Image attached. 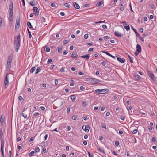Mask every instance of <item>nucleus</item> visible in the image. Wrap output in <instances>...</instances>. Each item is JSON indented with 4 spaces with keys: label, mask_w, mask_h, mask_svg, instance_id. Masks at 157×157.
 <instances>
[{
    "label": "nucleus",
    "mask_w": 157,
    "mask_h": 157,
    "mask_svg": "<svg viewBox=\"0 0 157 157\" xmlns=\"http://www.w3.org/2000/svg\"><path fill=\"white\" fill-rule=\"evenodd\" d=\"M101 64L103 65V66H105L106 64V63H105V61H103L101 63Z\"/></svg>",
    "instance_id": "nucleus-58"
},
{
    "label": "nucleus",
    "mask_w": 157,
    "mask_h": 157,
    "mask_svg": "<svg viewBox=\"0 0 157 157\" xmlns=\"http://www.w3.org/2000/svg\"><path fill=\"white\" fill-rule=\"evenodd\" d=\"M101 126L102 128H105V129H106V126L105 124H101Z\"/></svg>",
    "instance_id": "nucleus-47"
},
{
    "label": "nucleus",
    "mask_w": 157,
    "mask_h": 157,
    "mask_svg": "<svg viewBox=\"0 0 157 157\" xmlns=\"http://www.w3.org/2000/svg\"><path fill=\"white\" fill-rule=\"evenodd\" d=\"M33 12L35 13H34L35 15L37 16L39 13L38 8L36 7H34L33 8Z\"/></svg>",
    "instance_id": "nucleus-7"
},
{
    "label": "nucleus",
    "mask_w": 157,
    "mask_h": 157,
    "mask_svg": "<svg viewBox=\"0 0 157 157\" xmlns=\"http://www.w3.org/2000/svg\"><path fill=\"white\" fill-rule=\"evenodd\" d=\"M132 29L133 30V31L135 32V34L136 36H139V34L137 32L136 30L134 28L133 26H132Z\"/></svg>",
    "instance_id": "nucleus-20"
},
{
    "label": "nucleus",
    "mask_w": 157,
    "mask_h": 157,
    "mask_svg": "<svg viewBox=\"0 0 157 157\" xmlns=\"http://www.w3.org/2000/svg\"><path fill=\"white\" fill-rule=\"evenodd\" d=\"M147 73L149 76L151 78L153 81H155L156 79V78L154 76V74L152 72L148 70L147 71Z\"/></svg>",
    "instance_id": "nucleus-6"
},
{
    "label": "nucleus",
    "mask_w": 157,
    "mask_h": 157,
    "mask_svg": "<svg viewBox=\"0 0 157 157\" xmlns=\"http://www.w3.org/2000/svg\"><path fill=\"white\" fill-rule=\"evenodd\" d=\"M102 27L104 29H107V26L106 25H103L102 26Z\"/></svg>",
    "instance_id": "nucleus-50"
},
{
    "label": "nucleus",
    "mask_w": 157,
    "mask_h": 157,
    "mask_svg": "<svg viewBox=\"0 0 157 157\" xmlns=\"http://www.w3.org/2000/svg\"><path fill=\"white\" fill-rule=\"evenodd\" d=\"M41 19L42 22H45L46 21V19L44 17H42Z\"/></svg>",
    "instance_id": "nucleus-48"
},
{
    "label": "nucleus",
    "mask_w": 157,
    "mask_h": 157,
    "mask_svg": "<svg viewBox=\"0 0 157 157\" xmlns=\"http://www.w3.org/2000/svg\"><path fill=\"white\" fill-rule=\"evenodd\" d=\"M44 51L47 52H49L50 51V48L47 46L45 47L44 48Z\"/></svg>",
    "instance_id": "nucleus-26"
},
{
    "label": "nucleus",
    "mask_w": 157,
    "mask_h": 157,
    "mask_svg": "<svg viewBox=\"0 0 157 157\" xmlns=\"http://www.w3.org/2000/svg\"><path fill=\"white\" fill-rule=\"evenodd\" d=\"M132 108L131 106L128 107V114L129 115H132V112H131V113H130V112L129 111V110H131Z\"/></svg>",
    "instance_id": "nucleus-35"
},
{
    "label": "nucleus",
    "mask_w": 157,
    "mask_h": 157,
    "mask_svg": "<svg viewBox=\"0 0 157 157\" xmlns=\"http://www.w3.org/2000/svg\"><path fill=\"white\" fill-rule=\"evenodd\" d=\"M20 34L18 35L17 39V40H14L15 45V50L16 52H17L19 48L20 45Z\"/></svg>",
    "instance_id": "nucleus-1"
},
{
    "label": "nucleus",
    "mask_w": 157,
    "mask_h": 157,
    "mask_svg": "<svg viewBox=\"0 0 157 157\" xmlns=\"http://www.w3.org/2000/svg\"><path fill=\"white\" fill-rule=\"evenodd\" d=\"M18 99L20 101H21L23 100V98L21 96H19Z\"/></svg>",
    "instance_id": "nucleus-54"
},
{
    "label": "nucleus",
    "mask_w": 157,
    "mask_h": 157,
    "mask_svg": "<svg viewBox=\"0 0 157 157\" xmlns=\"http://www.w3.org/2000/svg\"><path fill=\"white\" fill-rule=\"evenodd\" d=\"M115 144L116 146H117L119 145V142L118 141H116L115 142Z\"/></svg>",
    "instance_id": "nucleus-55"
},
{
    "label": "nucleus",
    "mask_w": 157,
    "mask_h": 157,
    "mask_svg": "<svg viewBox=\"0 0 157 157\" xmlns=\"http://www.w3.org/2000/svg\"><path fill=\"white\" fill-rule=\"evenodd\" d=\"M2 19L1 17H0V26H1L2 24Z\"/></svg>",
    "instance_id": "nucleus-52"
},
{
    "label": "nucleus",
    "mask_w": 157,
    "mask_h": 157,
    "mask_svg": "<svg viewBox=\"0 0 157 157\" xmlns=\"http://www.w3.org/2000/svg\"><path fill=\"white\" fill-rule=\"evenodd\" d=\"M102 53H105V54H106V55L109 56H110L111 57L113 58H115V57L113 55H111L109 53L106 52V51H102Z\"/></svg>",
    "instance_id": "nucleus-15"
},
{
    "label": "nucleus",
    "mask_w": 157,
    "mask_h": 157,
    "mask_svg": "<svg viewBox=\"0 0 157 157\" xmlns=\"http://www.w3.org/2000/svg\"><path fill=\"white\" fill-rule=\"evenodd\" d=\"M27 25L29 28H33V26L31 25V23L30 22H27Z\"/></svg>",
    "instance_id": "nucleus-34"
},
{
    "label": "nucleus",
    "mask_w": 157,
    "mask_h": 157,
    "mask_svg": "<svg viewBox=\"0 0 157 157\" xmlns=\"http://www.w3.org/2000/svg\"><path fill=\"white\" fill-rule=\"evenodd\" d=\"M62 49V46H59L58 47V53H59Z\"/></svg>",
    "instance_id": "nucleus-27"
},
{
    "label": "nucleus",
    "mask_w": 157,
    "mask_h": 157,
    "mask_svg": "<svg viewBox=\"0 0 157 157\" xmlns=\"http://www.w3.org/2000/svg\"><path fill=\"white\" fill-rule=\"evenodd\" d=\"M117 60L121 63H123L124 62V59L123 58H120L119 57H117Z\"/></svg>",
    "instance_id": "nucleus-18"
},
{
    "label": "nucleus",
    "mask_w": 157,
    "mask_h": 157,
    "mask_svg": "<svg viewBox=\"0 0 157 157\" xmlns=\"http://www.w3.org/2000/svg\"><path fill=\"white\" fill-rule=\"evenodd\" d=\"M70 98L72 101H73L75 100L76 97L74 95H72L70 96Z\"/></svg>",
    "instance_id": "nucleus-32"
},
{
    "label": "nucleus",
    "mask_w": 157,
    "mask_h": 157,
    "mask_svg": "<svg viewBox=\"0 0 157 157\" xmlns=\"http://www.w3.org/2000/svg\"><path fill=\"white\" fill-rule=\"evenodd\" d=\"M128 57L129 58V59H130V62H131V63H133V58H132V57H131L129 55H128Z\"/></svg>",
    "instance_id": "nucleus-38"
},
{
    "label": "nucleus",
    "mask_w": 157,
    "mask_h": 157,
    "mask_svg": "<svg viewBox=\"0 0 157 157\" xmlns=\"http://www.w3.org/2000/svg\"><path fill=\"white\" fill-rule=\"evenodd\" d=\"M20 24H18L17 23H16L15 24V29L16 30H17V29H18L20 26Z\"/></svg>",
    "instance_id": "nucleus-31"
},
{
    "label": "nucleus",
    "mask_w": 157,
    "mask_h": 157,
    "mask_svg": "<svg viewBox=\"0 0 157 157\" xmlns=\"http://www.w3.org/2000/svg\"><path fill=\"white\" fill-rule=\"evenodd\" d=\"M60 14L61 15V16H63L65 15V14L63 12H61L60 13Z\"/></svg>",
    "instance_id": "nucleus-64"
},
{
    "label": "nucleus",
    "mask_w": 157,
    "mask_h": 157,
    "mask_svg": "<svg viewBox=\"0 0 157 157\" xmlns=\"http://www.w3.org/2000/svg\"><path fill=\"white\" fill-rule=\"evenodd\" d=\"M35 151L38 153L40 151V149L38 147H36L35 148Z\"/></svg>",
    "instance_id": "nucleus-42"
},
{
    "label": "nucleus",
    "mask_w": 157,
    "mask_h": 157,
    "mask_svg": "<svg viewBox=\"0 0 157 157\" xmlns=\"http://www.w3.org/2000/svg\"><path fill=\"white\" fill-rule=\"evenodd\" d=\"M73 6H74V7L77 9H78L80 8V6L79 5L76 3V2H73Z\"/></svg>",
    "instance_id": "nucleus-17"
},
{
    "label": "nucleus",
    "mask_w": 157,
    "mask_h": 157,
    "mask_svg": "<svg viewBox=\"0 0 157 157\" xmlns=\"http://www.w3.org/2000/svg\"><path fill=\"white\" fill-rule=\"evenodd\" d=\"M102 4V2L100 1L98 2L97 3V5L98 7H100L101 6Z\"/></svg>",
    "instance_id": "nucleus-39"
},
{
    "label": "nucleus",
    "mask_w": 157,
    "mask_h": 157,
    "mask_svg": "<svg viewBox=\"0 0 157 157\" xmlns=\"http://www.w3.org/2000/svg\"><path fill=\"white\" fill-rule=\"evenodd\" d=\"M67 53H68V52L66 50H65L64 51V52H63V55H66V54H67Z\"/></svg>",
    "instance_id": "nucleus-59"
},
{
    "label": "nucleus",
    "mask_w": 157,
    "mask_h": 157,
    "mask_svg": "<svg viewBox=\"0 0 157 157\" xmlns=\"http://www.w3.org/2000/svg\"><path fill=\"white\" fill-rule=\"evenodd\" d=\"M13 56L11 54H10L8 57V61L7 63L6 68L7 70H9L11 67Z\"/></svg>",
    "instance_id": "nucleus-2"
},
{
    "label": "nucleus",
    "mask_w": 157,
    "mask_h": 157,
    "mask_svg": "<svg viewBox=\"0 0 157 157\" xmlns=\"http://www.w3.org/2000/svg\"><path fill=\"white\" fill-rule=\"evenodd\" d=\"M2 117H3V115H2L0 119L1 123L2 124H3L4 122V118H3Z\"/></svg>",
    "instance_id": "nucleus-30"
},
{
    "label": "nucleus",
    "mask_w": 157,
    "mask_h": 157,
    "mask_svg": "<svg viewBox=\"0 0 157 157\" xmlns=\"http://www.w3.org/2000/svg\"><path fill=\"white\" fill-rule=\"evenodd\" d=\"M13 14H9V21L10 22H11L13 20Z\"/></svg>",
    "instance_id": "nucleus-21"
},
{
    "label": "nucleus",
    "mask_w": 157,
    "mask_h": 157,
    "mask_svg": "<svg viewBox=\"0 0 157 157\" xmlns=\"http://www.w3.org/2000/svg\"><path fill=\"white\" fill-rule=\"evenodd\" d=\"M1 153H2V157H4V150H1Z\"/></svg>",
    "instance_id": "nucleus-57"
},
{
    "label": "nucleus",
    "mask_w": 157,
    "mask_h": 157,
    "mask_svg": "<svg viewBox=\"0 0 157 157\" xmlns=\"http://www.w3.org/2000/svg\"><path fill=\"white\" fill-rule=\"evenodd\" d=\"M69 41L68 40H66L63 41V44L64 45H65L66 44H67V43H68Z\"/></svg>",
    "instance_id": "nucleus-41"
},
{
    "label": "nucleus",
    "mask_w": 157,
    "mask_h": 157,
    "mask_svg": "<svg viewBox=\"0 0 157 157\" xmlns=\"http://www.w3.org/2000/svg\"><path fill=\"white\" fill-rule=\"evenodd\" d=\"M35 152L34 151H32L29 154V155L30 156H32L34 154Z\"/></svg>",
    "instance_id": "nucleus-44"
},
{
    "label": "nucleus",
    "mask_w": 157,
    "mask_h": 157,
    "mask_svg": "<svg viewBox=\"0 0 157 157\" xmlns=\"http://www.w3.org/2000/svg\"><path fill=\"white\" fill-rule=\"evenodd\" d=\"M4 84L5 85V88H7V86H8L9 84L8 81H4Z\"/></svg>",
    "instance_id": "nucleus-25"
},
{
    "label": "nucleus",
    "mask_w": 157,
    "mask_h": 157,
    "mask_svg": "<svg viewBox=\"0 0 157 157\" xmlns=\"http://www.w3.org/2000/svg\"><path fill=\"white\" fill-rule=\"evenodd\" d=\"M84 37L85 39H86L88 37V35L87 34H85L84 35Z\"/></svg>",
    "instance_id": "nucleus-49"
},
{
    "label": "nucleus",
    "mask_w": 157,
    "mask_h": 157,
    "mask_svg": "<svg viewBox=\"0 0 157 157\" xmlns=\"http://www.w3.org/2000/svg\"><path fill=\"white\" fill-rule=\"evenodd\" d=\"M41 68L40 67H38L37 69L36 70V72L35 74H36L38 73L39 72H40L41 70Z\"/></svg>",
    "instance_id": "nucleus-28"
},
{
    "label": "nucleus",
    "mask_w": 157,
    "mask_h": 157,
    "mask_svg": "<svg viewBox=\"0 0 157 157\" xmlns=\"http://www.w3.org/2000/svg\"><path fill=\"white\" fill-rule=\"evenodd\" d=\"M72 119L73 120H75L77 118V116L76 115H74L72 116Z\"/></svg>",
    "instance_id": "nucleus-45"
},
{
    "label": "nucleus",
    "mask_w": 157,
    "mask_h": 157,
    "mask_svg": "<svg viewBox=\"0 0 157 157\" xmlns=\"http://www.w3.org/2000/svg\"><path fill=\"white\" fill-rule=\"evenodd\" d=\"M70 107H68L67 109V114H68L70 112Z\"/></svg>",
    "instance_id": "nucleus-43"
},
{
    "label": "nucleus",
    "mask_w": 157,
    "mask_h": 157,
    "mask_svg": "<svg viewBox=\"0 0 157 157\" xmlns=\"http://www.w3.org/2000/svg\"><path fill=\"white\" fill-rule=\"evenodd\" d=\"M20 18L19 17H17L16 23H17L20 24Z\"/></svg>",
    "instance_id": "nucleus-24"
},
{
    "label": "nucleus",
    "mask_w": 157,
    "mask_h": 157,
    "mask_svg": "<svg viewBox=\"0 0 157 157\" xmlns=\"http://www.w3.org/2000/svg\"><path fill=\"white\" fill-rule=\"evenodd\" d=\"M114 34L117 36L118 37H120L122 36L120 32L118 31H115L114 33Z\"/></svg>",
    "instance_id": "nucleus-11"
},
{
    "label": "nucleus",
    "mask_w": 157,
    "mask_h": 157,
    "mask_svg": "<svg viewBox=\"0 0 157 157\" xmlns=\"http://www.w3.org/2000/svg\"><path fill=\"white\" fill-rule=\"evenodd\" d=\"M60 71H61V72H65V70H64V67H62V68L61 69H60Z\"/></svg>",
    "instance_id": "nucleus-62"
},
{
    "label": "nucleus",
    "mask_w": 157,
    "mask_h": 157,
    "mask_svg": "<svg viewBox=\"0 0 157 157\" xmlns=\"http://www.w3.org/2000/svg\"><path fill=\"white\" fill-rule=\"evenodd\" d=\"M133 76L135 78V79L137 80H139L141 78V77L139 75L135 74H133Z\"/></svg>",
    "instance_id": "nucleus-13"
},
{
    "label": "nucleus",
    "mask_w": 157,
    "mask_h": 157,
    "mask_svg": "<svg viewBox=\"0 0 157 157\" xmlns=\"http://www.w3.org/2000/svg\"><path fill=\"white\" fill-rule=\"evenodd\" d=\"M90 57V54H87L86 55L82 56H81V57L85 59V60H87Z\"/></svg>",
    "instance_id": "nucleus-10"
},
{
    "label": "nucleus",
    "mask_w": 157,
    "mask_h": 157,
    "mask_svg": "<svg viewBox=\"0 0 157 157\" xmlns=\"http://www.w3.org/2000/svg\"><path fill=\"white\" fill-rule=\"evenodd\" d=\"M43 151L44 153H46L47 152L46 149L45 148H44L43 149Z\"/></svg>",
    "instance_id": "nucleus-56"
},
{
    "label": "nucleus",
    "mask_w": 157,
    "mask_h": 157,
    "mask_svg": "<svg viewBox=\"0 0 157 157\" xmlns=\"http://www.w3.org/2000/svg\"><path fill=\"white\" fill-rule=\"evenodd\" d=\"M27 31L29 33V37L30 38H31L32 37V35L31 34V32L29 31V29L27 28Z\"/></svg>",
    "instance_id": "nucleus-36"
},
{
    "label": "nucleus",
    "mask_w": 157,
    "mask_h": 157,
    "mask_svg": "<svg viewBox=\"0 0 157 157\" xmlns=\"http://www.w3.org/2000/svg\"><path fill=\"white\" fill-rule=\"evenodd\" d=\"M28 111L24 110L22 112V113L21 114V116L23 117L25 119L27 117V114L28 113Z\"/></svg>",
    "instance_id": "nucleus-8"
},
{
    "label": "nucleus",
    "mask_w": 157,
    "mask_h": 157,
    "mask_svg": "<svg viewBox=\"0 0 157 157\" xmlns=\"http://www.w3.org/2000/svg\"><path fill=\"white\" fill-rule=\"evenodd\" d=\"M3 134L2 132V129L1 128H0V140L2 139V136Z\"/></svg>",
    "instance_id": "nucleus-22"
},
{
    "label": "nucleus",
    "mask_w": 157,
    "mask_h": 157,
    "mask_svg": "<svg viewBox=\"0 0 157 157\" xmlns=\"http://www.w3.org/2000/svg\"><path fill=\"white\" fill-rule=\"evenodd\" d=\"M97 149L99 152L104 153V150L103 149H101L99 147H98Z\"/></svg>",
    "instance_id": "nucleus-37"
},
{
    "label": "nucleus",
    "mask_w": 157,
    "mask_h": 157,
    "mask_svg": "<svg viewBox=\"0 0 157 157\" xmlns=\"http://www.w3.org/2000/svg\"><path fill=\"white\" fill-rule=\"evenodd\" d=\"M39 115V113H38V112L35 113L34 114V115L35 116H38Z\"/></svg>",
    "instance_id": "nucleus-63"
},
{
    "label": "nucleus",
    "mask_w": 157,
    "mask_h": 157,
    "mask_svg": "<svg viewBox=\"0 0 157 157\" xmlns=\"http://www.w3.org/2000/svg\"><path fill=\"white\" fill-rule=\"evenodd\" d=\"M83 144L84 145L86 146L87 145V143L86 141H84L83 142Z\"/></svg>",
    "instance_id": "nucleus-60"
},
{
    "label": "nucleus",
    "mask_w": 157,
    "mask_h": 157,
    "mask_svg": "<svg viewBox=\"0 0 157 157\" xmlns=\"http://www.w3.org/2000/svg\"><path fill=\"white\" fill-rule=\"evenodd\" d=\"M104 38L105 39H108L110 38V37L108 36H105L104 37Z\"/></svg>",
    "instance_id": "nucleus-51"
},
{
    "label": "nucleus",
    "mask_w": 157,
    "mask_h": 157,
    "mask_svg": "<svg viewBox=\"0 0 157 157\" xmlns=\"http://www.w3.org/2000/svg\"><path fill=\"white\" fill-rule=\"evenodd\" d=\"M36 68L35 67H33L30 70V72L31 73H33L35 70Z\"/></svg>",
    "instance_id": "nucleus-33"
},
{
    "label": "nucleus",
    "mask_w": 157,
    "mask_h": 157,
    "mask_svg": "<svg viewBox=\"0 0 157 157\" xmlns=\"http://www.w3.org/2000/svg\"><path fill=\"white\" fill-rule=\"evenodd\" d=\"M82 129L87 132H88L89 130L90 127L88 125H86L84 128V126L82 127Z\"/></svg>",
    "instance_id": "nucleus-9"
},
{
    "label": "nucleus",
    "mask_w": 157,
    "mask_h": 157,
    "mask_svg": "<svg viewBox=\"0 0 157 157\" xmlns=\"http://www.w3.org/2000/svg\"><path fill=\"white\" fill-rule=\"evenodd\" d=\"M9 14H13V5L12 1H10V5L9 6Z\"/></svg>",
    "instance_id": "nucleus-5"
},
{
    "label": "nucleus",
    "mask_w": 157,
    "mask_h": 157,
    "mask_svg": "<svg viewBox=\"0 0 157 157\" xmlns=\"http://www.w3.org/2000/svg\"><path fill=\"white\" fill-rule=\"evenodd\" d=\"M95 91L98 94H105L109 91V89H97Z\"/></svg>",
    "instance_id": "nucleus-3"
},
{
    "label": "nucleus",
    "mask_w": 157,
    "mask_h": 157,
    "mask_svg": "<svg viewBox=\"0 0 157 157\" xmlns=\"http://www.w3.org/2000/svg\"><path fill=\"white\" fill-rule=\"evenodd\" d=\"M78 57L77 53L76 52H74L72 54L71 57L73 58H76Z\"/></svg>",
    "instance_id": "nucleus-19"
},
{
    "label": "nucleus",
    "mask_w": 157,
    "mask_h": 157,
    "mask_svg": "<svg viewBox=\"0 0 157 157\" xmlns=\"http://www.w3.org/2000/svg\"><path fill=\"white\" fill-rule=\"evenodd\" d=\"M1 140V150H4V142L3 139Z\"/></svg>",
    "instance_id": "nucleus-12"
},
{
    "label": "nucleus",
    "mask_w": 157,
    "mask_h": 157,
    "mask_svg": "<svg viewBox=\"0 0 157 157\" xmlns=\"http://www.w3.org/2000/svg\"><path fill=\"white\" fill-rule=\"evenodd\" d=\"M92 81H93V82L94 83H98L100 82V81L98 79L95 78H92Z\"/></svg>",
    "instance_id": "nucleus-16"
},
{
    "label": "nucleus",
    "mask_w": 157,
    "mask_h": 157,
    "mask_svg": "<svg viewBox=\"0 0 157 157\" xmlns=\"http://www.w3.org/2000/svg\"><path fill=\"white\" fill-rule=\"evenodd\" d=\"M121 23L123 25V26L125 29L128 31V25H127L126 22L125 21H123Z\"/></svg>",
    "instance_id": "nucleus-14"
},
{
    "label": "nucleus",
    "mask_w": 157,
    "mask_h": 157,
    "mask_svg": "<svg viewBox=\"0 0 157 157\" xmlns=\"http://www.w3.org/2000/svg\"><path fill=\"white\" fill-rule=\"evenodd\" d=\"M64 5L66 7H67L68 8H70V5H69L67 3H65L64 4Z\"/></svg>",
    "instance_id": "nucleus-40"
},
{
    "label": "nucleus",
    "mask_w": 157,
    "mask_h": 157,
    "mask_svg": "<svg viewBox=\"0 0 157 157\" xmlns=\"http://www.w3.org/2000/svg\"><path fill=\"white\" fill-rule=\"evenodd\" d=\"M8 74H7L6 76L4 81H8Z\"/></svg>",
    "instance_id": "nucleus-53"
},
{
    "label": "nucleus",
    "mask_w": 157,
    "mask_h": 157,
    "mask_svg": "<svg viewBox=\"0 0 157 157\" xmlns=\"http://www.w3.org/2000/svg\"><path fill=\"white\" fill-rule=\"evenodd\" d=\"M136 50L134 53L136 56H137V55L141 52V48L140 45L137 44L136 46Z\"/></svg>",
    "instance_id": "nucleus-4"
},
{
    "label": "nucleus",
    "mask_w": 157,
    "mask_h": 157,
    "mask_svg": "<svg viewBox=\"0 0 157 157\" xmlns=\"http://www.w3.org/2000/svg\"><path fill=\"white\" fill-rule=\"evenodd\" d=\"M88 104V103L87 101H85L82 103V105L83 106L85 107L86 105H87Z\"/></svg>",
    "instance_id": "nucleus-29"
},
{
    "label": "nucleus",
    "mask_w": 157,
    "mask_h": 157,
    "mask_svg": "<svg viewBox=\"0 0 157 157\" xmlns=\"http://www.w3.org/2000/svg\"><path fill=\"white\" fill-rule=\"evenodd\" d=\"M137 130L136 129H134L132 131V134H134L137 133Z\"/></svg>",
    "instance_id": "nucleus-46"
},
{
    "label": "nucleus",
    "mask_w": 157,
    "mask_h": 157,
    "mask_svg": "<svg viewBox=\"0 0 157 157\" xmlns=\"http://www.w3.org/2000/svg\"><path fill=\"white\" fill-rule=\"evenodd\" d=\"M36 2L35 0L31 1L30 2V4L32 6H35Z\"/></svg>",
    "instance_id": "nucleus-23"
},
{
    "label": "nucleus",
    "mask_w": 157,
    "mask_h": 157,
    "mask_svg": "<svg viewBox=\"0 0 157 157\" xmlns=\"http://www.w3.org/2000/svg\"><path fill=\"white\" fill-rule=\"evenodd\" d=\"M93 50V48H90L89 50L88 51V52H90L91 51H92Z\"/></svg>",
    "instance_id": "nucleus-61"
}]
</instances>
